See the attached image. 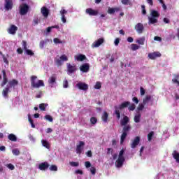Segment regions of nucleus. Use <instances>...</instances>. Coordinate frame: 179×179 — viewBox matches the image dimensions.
I'll return each mask as SVG.
<instances>
[{
    "mask_svg": "<svg viewBox=\"0 0 179 179\" xmlns=\"http://www.w3.org/2000/svg\"><path fill=\"white\" fill-rule=\"evenodd\" d=\"M143 108H145V106L143 105V103L139 104L137 107V110H138V111H142Z\"/></svg>",
    "mask_w": 179,
    "mask_h": 179,
    "instance_id": "obj_52",
    "label": "nucleus"
},
{
    "mask_svg": "<svg viewBox=\"0 0 179 179\" xmlns=\"http://www.w3.org/2000/svg\"><path fill=\"white\" fill-rule=\"evenodd\" d=\"M141 142V137L136 136L135 138L132 141L131 143V149H135L136 146L139 145V143Z\"/></svg>",
    "mask_w": 179,
    "mask_h": 179,
    "instance_id": "obj_10",
    "label": "nucleus"
},
{
    "mask_svg": "<svg viewBox=\"0 0 179 179\" xmlns=\"http://www.w3.org/2000/svg\"><path fill=\"white\" fill-rule=\"evenodd\" d=\"M4 8L6 10H11V9L13 8V1L5 0Z\"/></svg>",
    "mask_w": 179,
    "mask_h": 179,
    "instance_id": "obj_8",
    "label": "nucleus"
},
{
    "mask_svg": "<svg viewBox=\"0 0 179 179\" xmlns=\"http://www.w3.org/2000/svg\"><path fill=\"white\" fill-rule=\"evenodd\" d=\"M149 23L151 24H155V23H157V19L155 18L154 17L149 18Z\"/></svg>",
    "mask_w": 179,
    "mask_h": 179,
    "instance_id": "obj_40",
    "label": "nucleus"
},
{
    "mask_svg": "<svg viewBox=\"0 0 179 179\" xmlns=\"http://www.w3.org/2000/svg\"><path fill=\"white\" fill-rule=\"evenodd\" d=\"M25 54H27V55H29L30 57H33V55H34V52L30 49L25 50Z\"/></svg>",
    "mask_w": 179,
    "mask_h": 179,
    "instance_id": "obj_41",
    "label": "nucleus"
},
{
    "mask_svg": "<svg viewBox=\"0 0 179 179\" xmlns=\"http://www.w3.org/2000/svg\"><path fill=\"white\" fill-rule=\"evenodd\" d=\"M77 87L80 89V90H84L86 91L87 89H89V85L87 84L84 83H78L76 84Z\"/></svg>",
    "mask_w": 179,
    "mask_h": 179,
    "instance_id": "obj_16",
    "label": "nucleus"
},
{
    "mask_svg": "<svg viewBox=\"0 0 179 179\" xmlns=\"http://www.w3.org/2000/svg\"><path fill=\"white\" fill-rule=\"evenodd\" d=\"M16 31H17V27L14 24H11L8 29V33H9V34H12L13 36L16 34Z\"/></svg>",
    "mask_w": 179,
    "mask_h": 179,
    "instance_id": "obj_15",
    "label": "nucleus"
},
{
    "mask_svg": "<svg viewBox=\"0 0 179 179\" xmlns=\"http://www.w3.org/2000/svg\"><path fill=\"white\" fill-rule=\"evenodd\" d=\"M120 10V9L118 8H109L108 9V13H109L110 15H113L114 13H115V12H118Z\"/></svg>",
    "mask_w": 179,
    "mask_h": 179,
    "instance_id": "obj_29",
    "label": "nucleus"
},
{
    "mask_svg": "<svg viewBox=\"0 0 179 179\" xmlns=\"http://www.w3.org/2000/svg\"><path fill=\"white\" fill-rule=\"evenodd\" d=\"M115 114L117 120H120V118H121V113L120 112V108H118V106H115Z\"/></svg>",
    "mask_w": 179,
    "mask_h": 179,
    "instance_id": "obj_27",
    "label": "nucleus"
},
{
    "mask_svg": "<svg viewBox=\"0 0 179 179\" xmlns=\"http://www.w3.org/2000/svg\"><path fill=\"white\" fill-rule=\"evenodd\" d=\"M50 167V164L48 162H42L39 164L38 169L41 171L47 170Z\"/></svg>",
    "mask_w": 179,
    "mask_h": 179,
    "instance_id": "obj_18",
    "label": "nucleus"
},
{
    "mask_svg": "<svg viewBox=\"0 0 179 179\" xmlns=\"http://www.w3.org/2000/svg\"><path fill=\"white\" fill-rule=\"evenodd\" d=\"M140 92L141 96H145V93H146V91H145V89L143 87H140Z\"/></svg>",
    "mask_w": 179,
    "mask_h": 179,
    "instance_id": "obj_55",
    "label": "nucleus"
},
{
    "mask_svg": "<svg viewBox=\"0 0 179 179\" xmlns=\"http://www.w3.org/2000/svg\"><path fill=\"white\" fill-rule=\"evenodd\" d=\"M17 54H23V50L21 48H18L17 49Z\"/></svg>",
    "mask_w": 179,
    "mask_h": 179,
    "instance_id": "obj_64",
    "label": "nucleus"
},
{
    "mask_svg": "<svg viewBox=\"0 0 179 179\" xmlns=\"http://www.w3.org/2000/svg\"><path fill=\"white\" fill-rule=\"evenodd\" d=\"M94 89H101V83L96 82V85H94Z\"/></svg>",
    "mask_w": 179,
    "mask_h": 179,
    "instance_id": "obj_50",
    "label": "nucleus"
},
{
    "mask_svg": "<svg viewBox=\"0 0 179 179\" xmlns=\"http://www.w3.org/2000/svg\"><path fill=\"white\" fill-rule=\"evenodd\" d=\"M12 153L14 155V156H19V155H20V151L19 149L15 148L12 150Z\"/></svg>",
    "mask_w": 179,
    "mask_h": 179,
    "instance_id": "obj_38",
    "label": "nucleus"
},
{
    "mask_svg": "<svg viewBox=\"0 0 179 179\" xmlns=\"http://www.w3.org/2000/svg\"><path fill=\"white\" fill-rule=\"evenodd\" d=\"M124 150H121L120 153H119V156L118 157L122 158V159H125V157H124Z\"/></svg>",
    "mask_w": 179,
    "mask_h": 179,
    "instance_id": "obj_53",
    "label": "nucleus"
},
{
    "mask_svg": "<svg viewBox=\"0 0 179 179\" xmlns=\"http://www.w3.org/2000/svg\"><path fill=\"white\" fill-rule=\"evenodd\" d=\"M66 13H68V11L65 9H62L60 10V15L62 16V21L63 23H66V17H65V15H66Z\"/></svg>",
    "mask_w": 179,
    "mask_h": 179,
    "instance_id": "obj_20",
    "label": "nucleus"
},
{
    "mask_svg": "<svg viewBox=\"0 0 179 179\" xmlns=\"http://www.w3.org/2000/svg\"><path fill=\"white\" fill-rule=\"evenodd\" d=\"M20 15L22 16H24V15H27V13L29 12V9H30V7L27 3H22L20 5Z\"/></svg>",
    "mask_w": 179,
    "mask_h": 179,
    "instance_id": "obj_5",
    "label": "nucleus"
},
{
    "mask_svg": "<svg viewBox=\"0 0 179 179\" xmlns=\"http://www.w3.org/2000/svg\"><path fill=\"white\" fill-rule=\"evenodd\" d=\"M22 48L24 50H27V43L24 41H22Z\"/></svg>",
    "mask_w": 179,
    "mask_h": 179,
    "instance_id": "obj_51",
    "label": "nucleus"
},
{
    "mask_svg": "<svg viewBox=\"0 0 179 179\" xmlns=\"http://www.w3.org/2000/svg\"><path fill=\"white\" fill-rule=\"evenodd\" d=\"M68 61V57H66L65 55H62L59 58H55V64H56L57 66H62V64L64 62Z\"/></svg>",
    "mask_w": 179,
    "mask_h": 179,
    "instance_id": "obj_4",
    "label": "nucleus"
},
{
    "mask_svg": "<svg viewBox=\"0 0 179 179\" xmlns=\"http://www.w3.org/2000/svg\"><path fill=\"white\" fill-rule=\"evenodd\" d=\"M160 57H162V53L159 52H154L148 54L150 59H156V58H160Z\"/></svg>",
    "mask_w": 179,
    "mask_h": 179,
    "instance_id": "obj_12",
    "label": "nucleus"
},
{
    "mask_svg": "<svg viewBox=\"0 0 179 179\" xmlns=\"http://www.w3.org/2000/svg\"><path fill=\"white\" fill-rule=\"evenodd\" d=\"M75 174H80V176H82L83 174V171L80 169L76 170Z\"/></svg>",
    "mask_w": 179,
    "mask_h": 179,
    "instance_id": "obj_59",
    "label": "nucleus"
},
{
    "mask_svg": "<svg viewBox=\"0 0 179 179\" xmlns=\"http://www.w3.org/2000/svg\"><path fill=\"white\" fill-rule=\"evenodd\" d=\"M41 12L44 17H48V15H50V11L48 10V8H47L46 7H42Z\"/></svg>",
    "mask_w": 179,
    "mask_h": 179,
    "instance_id": "obj_21",
    "label": "nucleus"
},
{
    "mask_svg": "<svg viewBox=\"0 0 179 179\" xmlns=\"http://www.w3.org/2000/svg\"><path fill=\"white\" fill-rule=\"evenodd\" d=\"M69 164L71 167H78L79 166V162H70Z\"/></svg>",
    "mask_w": 179,
    "mask_h": 179,
    "instance_id": "obj_45",
    "label": "nucleus"
},
{
    "mask_svg": "<svg viewBox=\"0 0 179 179\" xmlns=\"http://www.w3.org/2000/svg\"><path fill=\"white\" fill-rule=\"evenodd\" d=\"M48 83L51 87H53L54 84L57 83V76L55 74L52 75L48 79Z\"/></svg>",
    "mask_w": 179,
    "mask_h": 179,
    "instance_id": "obj_14",
    "label": "nucleus"
},
{
    "mask_svg": "<svg viewBox=\"0 0 179 179\" xmlns=\"http://www.w3.org/2000/svg\"><path fill=\"white\" fill-rule=\"evenodd\" d=\"M173 159H175L176 163L179 164V152H177L176 150H174L172 153Z\"/></svg>",
    "mask_w": 179,
    "mask_h": 179,
    "instance_id": "obj_26",
    "label": "nucleus"
},
{
    "mask_svg": "<svg viewBox=\"0 0 179 179\" xmlns=\"http://www.w3.org/2000/svg\"><path fill=\"white\" fill-rule=\"evenodd\" d=\"M83 146H85V142L80 141L79 145H77L76 148L77 155H80L82 153L83 151Z\"/></svg>",
    "mask_w": 179,
    "mask_h": 179,
    "instance_id": "obj_9",
    "label": "nucleus"
},
{
    "mask_svg": "<svg viewBox=\"0 0 179 179\" xmlns=\"http://www.w3.org/2000/svg\"><path fill=\"white\" fill-rule=\"evenodd\" d=\"M90 70V64L89 63H85L80 66V71L84 73H87Z\"/></svg>",
    "mask_w": 179,
    "mask_h": 179,
    "instance_id": "obj_7",
    "label": "nucleus"
},
{
    "mask_svg": "<svg viewBox=\"0 0 179 179\" xmlns=\"http://www.w3.org/2000/svg\"><path fill=\"white\" fill-rule=\"evenodd\" d=\"M85 167L86 169H90V167H92V164L90 163V162H85Z\"/></svg>",
    "mask_w": 179,
    "mask_h": 179,
    "instance_id": "obj_57",
    "label": "nucleus"
},
{
    "mask_svg": "<svg viewBox=\"0 0 179 179\" xmlns=\"http://www.w3.org/2000/svg\"><path fill=\"white\" fill-rule=\"evenodd\" d=\"M49 169L50 171H58V167L56 165H51Z\"/></svg>",
    "mask_w": 179,
    "mask_h": 179,
    "instance_id": "obj_42",
    "label": "nucleus"
},
{
    "mask_svg": "<svg viewBox=\"0 0 179 179\" xmlns=\"http://www.w3.org/2000/svg\"><path fill=\"white\" fill-rule=\"evenodd\" d=\"M90 172L92 173V174L93 175V176H94V174H96V168H94V167H92L91 169H90Z\"/></svg>",
    "mask_w": 179,
    "mask_h": 179,
    "instance_id": "obj_60",
    "label": "nucleus"
},
{
    "mask_svg": "<svg viewBox=\"0 0 179 179\" xmlns=\"http://www.w3.org/2000/svg\"><path fill=\"white\" fill-rule=\"evenodd\" d=\"M152 96L150 95H147L143 100V104H148L149 103L150 100H151Z\"/></svg>",
    "mask_w": 179,
    "mask_h": 179,
    "instance_id": "obj_34",
    "label": "nucleus"
},
{
    "mask_svg": "<svg viewBox=\"0 0 179 179\" xmlns=\"http://www.w3.org/2000/svg\"><path fill=\"white\" fill-rule=\"evenodd\" d=\"M86 13L90 16H97L99 15V11L96 10H93L92 8H87L85 10Z\"/></svg>",
    "mask_w": 179,
    "mask_h": 179,
    "instance_id": "obj_13",
    "label": "nucleus"
},
{
    "mask_svg": "<svg viewBox=\"0 0 179 179\" xmlns=\"http://www.w3.org/2000/svg\"><path fill=\"white\" fill-rule=\"evenodd\" d=\"M47 106H48V103H41L39 105V108L41 111H45V107H47Z\"/></svg>",
    "mask_w": 179,
    "mask_h": 179,
    "instance_id": "obj_37",
    "label": "nucleus"
},
{
    "mask_svg": "<svg viewBox=\"0 0 179 179\" xmlns=\"http://www.w3.org/2000/svg\"><path fill=\"white\" fill-rule=\"evenodd\" d=\"M90 122L92 125L97 124V118L95 117H92L90 118Z\"/></svg>",
    "mask_w": 179,
    "mask_h": 179,
    "instance_id": "obj_43",
    "label": "nucleus"
},
{
    "mask_svg": "<svg viewBox=\"0 0 179 179\" xmlns=\"http://www.w3.org/2000/svg\"><path fill=\"white\" fill-rule=\"evenodd\" d=\"M6 167H8V169H9L10 170H13L15 169V166L12 164H7Z\"/></svg>",
    "mask_w": 179,
    "mask_h": 179,
    "instance_id": "obj_56",
    "label": "nucleus"
},
{
    "mask_svg": "<svg viewBox=\"0 0 179 179\" xmlns=\"http://www.w3.org/2000/svg\"><path fill=\"white\" fill-rule=\"evenodd\" d=\"M78 71V68L76 67V64L66 63V71L68 75H71L72 73H75Z\"/></svg>",
    "mask_w": 179,
    "mask_h": 179,
    "instance_id": "obj_3",
    "label": "nucleus"
},
{
    "mask_svg": "<svg viewBox=\"0 0 179 179\" xmlns=\"http://www.w3.org/2000/svg\"><path fill=\"white\" fill-rule=\"evenodd\" d=\"M101 120L103 121V122H107L108 120V113L106 111L103 112L101 116Z\"/></svg>",
    "mask_w": 179,
    "mask_h": 179,
    "instance_id": "obj_28",
    "label": "nucleus"
},
{
    "mask_svg": "<svg viewBox=\"0 0 179 179\" xmlns=\"http://www.w3.org/2000/svg\"><path fill=\"white\" fill-rule=\"evenodd\" d=\"M153 135H155V132L151 131L148 134V139L149 141H152V138H153Z\"/></svg>",
    "mask_w": 179,
    "mask_h": 179,
    "instance_id": "obj_48",
    "label": "nucleus"
},
{
    "mask_svg": "<svg viewBox=\"0 0 179 179\" xmlns=\"http://www.w3.org/2000/svg\"><path fill=\"white\" fill-rule=\"evenodd\" d=\"M131 48L132 51H136V50H139V48H141V46L138 45L137 44L133 43L131 44Z\"/></svg>",
    "mask_w": 179,
    "mask_h": 179,
    "instance_id": "obj_35",
    "label": "nucleus"
},
{
    "mask_svg": "<svg viewBox=\"0 0 179 179\" xmlns=\"http://www.w3.org/2000/svg\"><path fill=\"white\" fill-rule=\"evenodd\" d=\"M124 162H125V158H120L117 159L115 162V166L117 169H120L124 165Z\"/></svg>",
    "mask_w": 179,
    "mask_h": 179,
    "instance_id": "obj_17",
    "label": "nucleus"
},
{
    "mask_svg": "<svg viewBox=\"0 0 179 179\" xmlns=\"http://www.w3.org/2000/svg\"><path fill=\"white\" fill-rule=\"evenodd\" d=\"M150 15L152 16V17H159V16H160V13H159L157 10H151Z\"/></svg>",
    "mask_w": 179,
    "mask_h": 179,
    "instance_id": "obj_31",
    "label": "nucleus"
},
{
    "mask_svg": "<svg viewBox=\"0 0 179 179\" xmlns=\"http://www.w3.org/2000/svg\"><path fill=\"white\" fill-rule=\"evenodd\" d=\"M53 43H55V44H62V41L59 40V38H55L53 39Z\"/></svg>",
    "mask_w": 179,
    "mask_h": 179,
    "instance_id": "obj_46",
    "label": "nucleus"
},
{
    "mask_svg": "<svg viewBox=\"0 0 179 179\" xmlns=\"http://www.w3.org/2000/svg\"><path fill=\"white\" fill-rule=\"evenodd\" d=\"M68 80H64V82H63V87L64 89H66L68 88Z\"/></svg>",
    "mask_w": 179,
    "mask_h": 179,
    "instance_id": "obj_54",
    "label": "nucleus"
},
{
    "mask_svg": "<svg viewBox=\"0 0 179 179\" xmlns=\"http://www.w3.org/2000/svg\"><path fill=\"white\" fill-rule=\"evenodd\" d=\"M121 2L122 5H129L130 6H132V3L130 0H122Z\"/></svg>",
    "mask_w": 179,
    "mask_h": 179,
    "instance_id": "obj_36",
    "label": "nucleus"
},
{
    "mask_svg": "<svg viewBox=\"0 0 179 179\" xmlns=\"http://www.w3.org/2000/svg\"><path fill=\"white\" fill-rule=\"evenodd\" d=\"M45 119L47 120L48 121H49L50 122H52V121H53L52 117L50 115H46L45 116Z\"/></svg>",
    "mask_w": 179,
    "mask_h": 179,
    "instance_id": "obj_49",
    "label": "nucleus"
},
{
    "mask_svg": "<svg viewBox=\"0 0 179 179\" xmlns=\"http://www.w3.org/2000/svg\"><path fill=\"white\" fill-rule=\"evenodd\" d=\"M154 40H155V41H159V42H161L162 41V37L155 36L154 37Z\"/></svg>",
    "mask_w": 179,
    "mask_h": 179,
    "instance_id": "obj_62",
    "label": "nucleus"
},
{
    "mask_svg": "<svg viewBox=\"0 0 179 179\" xmlns=\"http://www.w3.org/2000/svg\"><path fill=\"white\" fill-rule=\"evenodd\" d=\"M141 9H142V13L143 15H146V9L145 8V6L144 5L141 6Z\"/></svg>",
    "mask_w": 179,
    "mask_h": 179,
    "instance_id": "obj_61",
    "label": "nucleus"
},
{
    "mask_svg": "<svg viewBox=\"0 0 179 179\" xmlns=\"http://www.w3.org/2000/svg\"><path fill=\"white\" fill-rule=\"evenodd\" d=\"M145 36H143L140 38H138L137 41H136V43L138 44H140V45H145Z\"/></svg>",
    "mask_w": 179,
    "mask_h": 179,
    "instance_id": "obj_33",
    "label": "nucleus"
},
{
    "mask_svg": "<svg viewBox=\"0 0 179 179\" xmlns=\"http://www.w3.org/2000/svg\"><path fill=\"white\" fill-rule=\"evenodd\" d=\"M8 138L9 139V141H11V142H17V137L16 136V135L13 134H10L8 136Z\"/></svg>",
    "mask_w": 179,
    "mask_h": 179,
    "instance_id": "obj_25",
    "label": "nucleus"
},
{
    "mask_svg": "<svg viewBox=\"0 0 179 179\" xmlns=\"http://www.w3.org/2000/svg\"><path fill=\"white\" fill-rule=\"evenodd\" d=\"M132 101H134V103H135L136 104H138L139 103V99H138L137 97H134L132 99Z\"/></svg>",
    "mask_w": 179,
    "mask_h": 179,
    "instance_id": "obj_63",
    "label": "nucleus"
},
{
    "mask_svg": "<svg viewBox=\"0 0 179 179\" xmlns=\"http://www.w3.org/2000/svg\"><path fill=\"white\" fill-rule=\"evenodd\" d=\"M2 74H3V82L1 84V87H3L6 83H8V78L6 77V71L2 70Z\"/></svg>",
    "mask_w": 179,
    "mask_h": 179,
    "instance_id": "obj_19",
    "label": "nucleus"
},
{
    "mask_svg": "<svg viewBox=\"0 0 179 179\" xmlns=\"http://www.w3.org/2000/svg\"><path fill=\"white\" fill-rule=\"evenodd\" d=\"M8 93H9V87H6L3 90V95L4 96V97H8Z\"/></svg>",
    "mask_w": 179,
    "mask_h": 179,
    "instance_id": "obj_39",
    "label": "nucleus"
},
{
    "mask_svg": "<svg viewBox=\"0 0 179 179\" xmlns=\"http://www.w3.org/2000/svg\"><path fill=\"white\" fill-rule=\"evenodd\" d=\"M135 108H136V106H135L134 103H131L129 106L128 110H129V111H134V110H135Z\"/></svg>",
    "mask_w": 179,
    "mask_h": 179,
    "instance_id": "obj_47",
    "label": "nucleus"
},
{
    "mask_svg": "<svg viewBox=\"0 0 179 179\" xmlns=\"http://www.w3.org/2000/svg\"><path fill=\"white\" fill-rule=\"evenodd\" d=\"M28 120L31 124V128H36V125L34 124V122L33 121L32 118L30 117V115L28 116Z\"/></svg>",
    "mask_w": 179,
    "mask_h": 179,
    "instance_id": "obj_44",
    "label": "nucleus"
},
{
    "mask_svg": "<svg viewBox=\"0 0 179 179\" xmlns=\"http://www.w3.org/2000/svg\"><path fill=\"white\" fill-rule=\"evenodd\" d=\"M103 43H104V39L103 38H99L92 43V48H97V47H100Z\"/></svg>",
    "mask_w": 179,
    "mask_h": 179,
    "instance_id": "obj_11",
    "label": "nucleus"
},
{
    "mask_svg": "<svg viewBox=\"0 0 179 179\" xmlns=\"http://www.w3.org/2000/svg\"><path fill=\"white\" fill-rule=\"evenodd\" d=\"M129 122V117L128 116H124L122 120H120V125L123 127L122 134L120 136V143H124L127 136H128V132L131 131V125L128 124Z\"/></svg>",
    "mask_w": 179,
    "mask_h": 179,
    "instance_id": "obj_1",
    "label": "nucleus"
},
{
    "mask_svg": "<svg viewBox=\"0 0 179 179\" xmlns=\"http://www.w3.org/2000/svg\"><path fill=\"white\" fill-rule=\"evenodd\" d=\"M142 115H141V113H138L135 116H134V122L138 124V122H141V117Z\"/></svg>",
    "mask_w": 179,
    "mask_h": 179,
    "instance_id": "obj_30",
    "label": "nucleus"
},
{
    "mask_svg": "<svg viewBox=\"0 0 179 179\" xmlns=\"http://www.w3.org/2000/svg\"><path fill=\"white\" fill-rule=\"evenodd\" d=\"M134 29L138 34H142L145 30V27H143V24L138 22L135 25Z\"/></svg>",
    "mask_w": 179,
    "mask_h": 179,
    "instance_id": "obj_6",
    "label": "nucleus"
},
{
    "mask_svg": "<svg viewBox=\"0 0 179 179\" xmlns=\"http://www.w3.org/2000/svg\"><path fill=\"white\" fill-rule=\"evenodd\" d=\"M36 79H37V76H32L31 77V86L34 89H38V87H44V81L39 80L37 83H36Z\"/></svg>",
    "mask_w": 179,
    "mask_h": 179,
    "instance_id": "obj_2",
    "label": "nucleus"
},
{
    "mask_svg": "<svg viewBox=\"0 0 179 179\" xmlns=\"http://www.w3.org/2000/svg\"><path fill=\"white\" fill-rule=\"evenodd\" d=\"M3 62L6 64V65H9V61L8 60V58L5 57V55H3Z\"/></svg>",
    "mask_w": 179,
    "mask_h": 179,
    "instance_id": "obj_58",
    "label": "nucleus"
},
{
    "mask_svg": "<svg viewBox=\"0 0 179 179\" xmlns=\"http://www.w3.org/2000/svg\"><path fill=\"white\" fill-rule=\"evenodd\" d=\"M18 83L19 82L15 79H13L8 82V85H10V87H12V86H17Z\"/></svg>",
    "mask_w": 179,
    "mask_h": 179,
    "instance_id": "obj_32",
    "label": "nucleus"
},
{
    "mask_svg": "<svg viewBox=\"0 0 179 179\" xmlns=\"http://www.w3.org/2000/svg\"><path fill=\"white\" fill-rule=\"evenodd\" d=\"M41 143L46 149H50L51 148V145L48 141H47V140H41Z\"/></svg>",
    "mask_w": 179,
    "mask_h": 179,
    "instance_id": "obj_24",
    "label": "nucleus"
},
{
    "mask_svg": "<svg viewBox=\"0 0 179 179\" xmlns=\"http://www.w3.org/2000/svg\"><path fill=\"white\" fill-rule=\"evenodd\" d=\"M129 106H131V102L124 101L119 106L118 108L119 110H122L123 108H127Z\"/></svg>",
    "mask_w": 179,
    "mask_h": 179,
    "instance_id": "obj_22",
    "label": "nucleus"
},
{
    "mask_svg": "<svg viewBox=\"0 0 179 179\" xmlns=\"http://www.w3.org/2000/svg\"><path fill=\"white\" fill-rule=\"evenodd\" d=\"M75 59L78 62L85 61V59H86V55L80 54L77 56H75Z\"/></svg>",
    "mask_w": 179,
    "mask_h": 179,
    "instance_id": "obj_23",
    "label": "nucleus"
}]
</instances>
